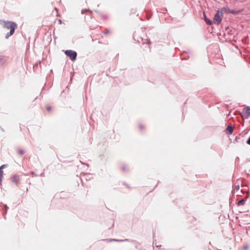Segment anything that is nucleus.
I'll list each match as a JSON object with an SVG mask.
<instances>
[{"mask_svg":"<svg viewBox=\"0 0 250 250\" xmlns=\"http://www.w3.org/2000/svg\"><path fill=\"white\" fill-rule=\"evenodd\" d=\"M204 19H205V21H206V20H208V19L206 17L205 14L204 15Z\"/></svg>","mask_w":250,"mask_h":250,"instance_id":"2eb2a0df","label":"nucleus"},{"mask_svg":"<svg viewBox=\"0 0 250 250\" xmlns=\"http://www.w3.org/2000/svg\"><path fill=\"white\" fill-rule=\"evenodd\" d=\"M140 128H141V129H142L143 128V126H142V125H141L140 126Z\"/></svg>","mask_w":250,"mask_h":250,"instance_id":"a211bd4d","label":"nucleus"},{"mask_svg":"<svg viewBox=\"0 0 250 250\" xmlns=\"http://www.w3.org/2000/svg\"><path fill=\"white\" fill-rule=\"evenodd\" d=\"M235 188H236V190H238L239 189V186H236Z\"/></svg>","mask_w":250,"mask_h":250,"instance_id":"f3484780","label":"nucleus"},{"mask_svg":"<svg viewBox=\"0 0 250 250\" xmlns=\"http://www.w3.org/2000/svg\"><path fill=\"white\" fill-rule=\"evenodd\" d=\"M50 109H51L50 107H48V108H47L48 110H49Z\"/></svg>","mask_w":250,"mask_h":250,"instance_id":"6ab92c4d","label":"nucleus"},{"mask_svg":"<svg viewBox=\"0 0 250 250\" xmlns=\"http://www.w3.org/2000/svg\"><path fill=\"white\" fill-rule=\"evenodd\" d=\"M5 208H6V210H7V209L8 208V207H7V206H5Z\"/></svg>","mask_w":250,"mask_h":250,"instance_id":"aec40b11","label":"nucleus"},{"mask_svg":"<svg viewBox=\"0 0 250 250\" xmlns=\"http://www.w3.org/2000/svg\"><path fill=\"white\" fill-rule=\"evenodd\" d=\"M223 16V14L222 13H220L219 11L218 10L217 13L214 15V18H213V22L215 24H216L217 25L219 24L222 20V17Z\"/></svg>","mask_w":250,"mask_h":250,"instance_id":"f03ea898","label":"nucleus"},{"mask_svg":"<svg viewBox=\"0 0 250 250\" xmlns=\"http://www.w3.org/2000/svg\"><path fill=\"white\" fill-rule=\"evenodd\" d=\"M247 199V197H245L244 198H243L242 200H240L238 202V206H243L245 204Z\"/></svg>","mask_w":250,"mask_h":250,"instance_id":"423d86ee","label":"nucleus"},{"mask_svg":"<svg viewBox=\"0 0 250 250\" xmlns=\"http://www.w3.org/2000/svg\"><path fill=\"white\" fill-rule=\"evenodd\" d=\"M88 10H89L88 9H83L82 10V11H81V13H82V14H84V13H85Z\"/></svg>","mask_w":250,"mask_h":250,"instance_id":"9d476101","label":"nucleus"},{"mask_svg":"<svg viewBox=\"0 0 250 250\" xmlns=\"http://www.w3.org/2000/svg\"><path fill=\"white\" fill-rule=\"evenodd\" d=\"M227 130L228 133L231 134L233 131V129L231 126L229 125L227 128Z\"/></svg>","mask_w":250,"mask_h":250,"instance_id":"0eeeda50","label":"nucleus"},{"mask_svg":"<svg viewBox=\"0 0 250 250\" xmlns=\"http://www.w3.org/2000/svg\"><path fill=\"white\" fill-rule=\"evenodd\" d=\"M18 152L20 155H23L24 154V151L22 150L19 149L18 150Z\"/></svg>","mask_w":250,"mask_h":250,"instance_id":"1a4fd4ad","label":"nucleus"},{"mask_svg":"<svg viewBox=\"0 0 250 250\" xmlns=\"http://www.w3.org/2000/svg\"><path fill=\"white\" fill-rule=\"evenodd\" d=\"M2 177H0V185L1 184Z\"/></svg>","mask_w":250,"mask_h":250,"instance_id":"dca6fc26","label":"nucleus"},{"mask_svg":"<svg viewBox=\"0 0 250 250\" xmlns=\"http://www.w3.org/2000/svg\"><path fill=\"white\" fill-rule=\"evenodd\" d=\"M222 12H224L229 14H235L236 11L234 10L229 9V8L224 7L221 9Z\"/></svg>","mask_w":250,"mask_h":250,"instance_id":"39448f33","label":"nucleus"},{"mask_svg":"<svg viewBox=\"0 0 250 250\" xmlns=\"http://www.w3.org/2000/svg\"><path fill=\"white\" fill-rule=\"evenodd\" d=\"M206 22L207 24H208L209 25H212L213 23H214L213 21H212L211 20H210L208 19V20H206Z\"/></svg>","mask_w":250,"mask_h":250,"instance_id":"6e6552de","label":"nucleus"},{"mask_svg":"<svg viewBox=\"0 0 250 250\" xmlns=\"http://www.w3.org/2000/svg\"><path fill=\"white\" fill-rule=\"evenodd\" d=\"M247 246L245 247V249H247Z\"/></svg>","mask_w":250,"mask_h":250,"instance_id":"412c9836","label":"nucleus"},{"mask_svg":"<svg viewBox=\"0 0 250 250\" xmlns=\"http://www.w3.org/2000/svg\"><path fill=\"white\" fill-rule=\"evenodd\" d=\"M247 143L249 145H250V137H249V138L248 139V140H247Z\"/></svg>","mask_w":250,"mask_h":250,"instance_id":"f8f14e48","label":"nucleus"},{"mask_svg":"<svg viewBox=\"0 0 250 250\" xmlns=\"http://www.w3.org/2000/svg\"><path fill=\"white\" fill-rule=\"evenodd\" d=\"M4 165H2L0 167V168H1L2 170V169L3 168V167H4Z\"/></svg>","mask_w":250,"mask_h":250,"instance_id":"4468645a","label":"nucleus"},{"mask_svg":"<svg viewBox=\"0 0 250 250\" xmlns=\"http://www.w3.org/2000/svg\"><path fill=\"white\" fill-rule=\"evenodd\" d=\"M244 114L242 116L243 118H248L250 116V107L247 106L244 108Z\"/></svg>","mask_w":250,"mask_h":250,"instance_id":"20e7f679","label":"nucleus"},{"mask_svg":"<svg viewBox=\"0 0 250 250\" xmlns=\"http://www.w3.org/2000/svg\"><path fill=\"white\" fill-rule=\"evenodd\" d=\"M64 53L66 56L69 57L71 60L74 61L76 60L77 57L76 52L71 50H68L65 51Z\"/></svg>","mask_w":250,"mask_h":250,"instance_id":"7ed1b4c3","label":"nucleus"},{"mask_svg":"<svg viewBox=\"0 0 250 250\" xmlns=\"http://www.w3.org/2000/svg\"><path fill=\"white\" fill-rule=\"evenodd\" d=\"M146 41H147V43L148 44H150V40H146Z\"/></svg>","mask_w":250,"mask_h":250,"instance_id":"ddd939ff","label":"nucleus"},{"mask_svg":"<svg viewBox=\"0 0 250 250\" xmlns=\"http://www.w3.org/2000/svg\"><path fill=\"white\" fill-rule=\"evenodd\" d=\"M3 170L1 168H0V177H3Z\"/></svg>","mask_w":250,"mask_h":250,"instance_id":"9b49d317","label":"nucleus"},{"mask_svg":"<svg viewBox=\"0 0 250 250\" xmlns=\"http://www.w3.org/2000/svg\"><path fill=\"white\" fill-rule=\"evenodd\" d=\"M3 27L7 29H10V32L6 34V38L8 39L10 36H12L17 28V24L12 21H3Z\"/></svg>","mask_w":250,"mask_h":250,"instance_id":"f257e3e1","label":"nucleus"}]
</instances>
